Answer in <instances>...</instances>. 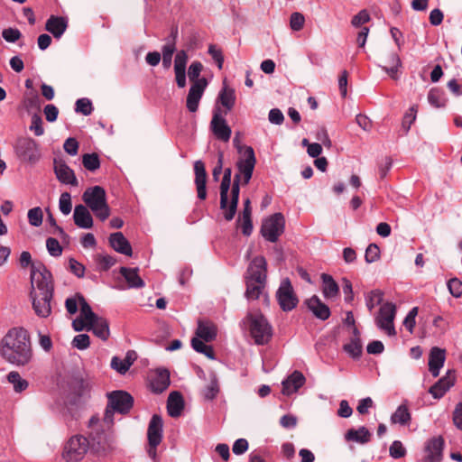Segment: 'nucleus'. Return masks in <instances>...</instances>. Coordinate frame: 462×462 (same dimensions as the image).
<instances>
[{
	"instance_id": "nucleus-23",
	"label": "nucleus",
	"mask_w": 462,
	"mask_h": 462,
	"mask_svg": "<svg viewBox=\"0 0 462 462\" xmlns=\"http://www.w3.org/2000/svg\"><path fill=\"white\" fill-rule=\"evenodd\" d=\"M109 245L115 251L122 254L132 255V246L121 232H116L110 235Z\"/></svg>"
},
{
	"instance_id": "nucleus-36",
	"label": "nucleus",
	"mask_w": 462,
	"mask_h": 462,
	"mask_svg": "<svg viewBox=\"0 0 462 462\" xmlns=\"http://www.w3.org/2000/svg\"><path fill=\"white\" fill-rule=\"evenodd\" d=\"M219 393V384L217 375L210 374L209 383L204 387L201 393L206 400H213Z\"/></svg>"
},
{
	"instance_id": "nucleus-21",
	"label": "nucleus",
	"mask_w": 462,
	"mask_h": 462,
	"mask_svg": "<svg viewBox=\"0 0 462 462\" xmlns=\"http://www.w3.org/2000/svg\"><path fill=\"white\" fill-rule=\"evenodd\" d=\"M305 383V377L300 371H294L282 382V393L290 395L297 392Z\"/></svg>"
},
{
	"instance_id": "nucleus-20",
	"label": "nucleus",
	"mask_w": 462,
	"mask_h": 462,
	"mask_svg": "<svg viewBox=\"0 0 462 462\" xmlns=\"http://www.w3.org/2000/svg\"><path fill=\"white\" fill-rule=\"evenodd\" d=\"M240 181V174H236L231 189L230 205H227V208L225 209L226 212L224 214V217L227 221L232 220L236 213L237 205L239 201Z\"/></svg>"
},
{
	"instance_id": "nucleus-48",
	"label": "nucleus",
	"mask_w": 462,
	"mask_h": 462,
	"mask_svg": "<svg viewBox=\"0 0 462 462\" xmlns=\"http://www.w3.org/2000/svg\"><path fill=\"white\" fill-rule=\"evenodd\" d=\"M29 223L33 226H40L42 223L43 214L40 207L29 209L28 211Z\"/></svg>"
},
{
	"instance_id": "nucleus-33",
	"label": "nucleus",
	"mask_w": 462,
	"mask_h": 462,
	"mask_svg": "<svg viewBox=\"0 0 462 462\" xmlns=\"http://www.w3.org/2000/svg\"><path fill=\"white\" fill-rule=\"evenodd\" d=\"M232 169L226 168L220 184V208L226 209L228 203V191L231 185Z\"/></svg>"
},
{
	"instance_id": "nucleus-22",
	"label": "nucleus",
	"mask_w": 462,
	"mask_h": 462,
	"mask_svg": "<svg viewBox=\"0 0 462 462\" xmlns=\"http://www.w3.org/2000/svg\"><path fill=\"white\" fill-rule=\"evenodd\" d=\"M170 383V372L167 369L159 368L151 381L152 391L155 393H162L169 387Z\"/></svg>"
},
{
	"instance_id": "nucleus-2",
	"label": "nucleus",
	"mask_w": 462,
	"mask_h": 462,
	"mask_svg": "<svg viewBox=\"0 0 462 462\" xmlns=\"http://www.w3.org/2000/svg\"><path fill=\"white\" fill-rule=\"evenodd\" d=\"M0 356L8 363L23 366L32 358L30 335L23 328H13L0 340Z\"/></svg>"
},
{
	"instance_id": "nucleus-44",
	"label": "nucleus",
	"mask_w": 462,
	"mask_h": 462,
	"mask_svg": "<svg viewBox=\"0 0 462 462\" xmlns=\"http://www.w3.org/2000/svg\"><path fill=\"white\" fill-rule=\"evenodd\" d=\"M429 103L437 107H443L446 105V99L443 97V92L439 88H432L428 94Z\"/></svg>"
},
{
	"instance_id": "nucleus-37",
	"label": "nucleus",
	"mask_w": 462,
	"mask_h": 462,
	"mask_svg": "<svg viewBox=\"0 0 462 462\" xmlns=\"http://www.w3.org/2000/svg\"><path fill=\"white\" fill-rule=\"evenodd\" d=\"M343 349L352 358L357 359L361 356L363 352V346L361 338L351 337L350 342L343 346Z\"/></svg>"
},
{
	"instance_id": "nucleus-17",
	"label": "nucleus",
	"mask_w": 462,
	"mask_h": 462,
	"mask_svg": "<svg viewBox=\"0 0 462 462\" xmlns=\"http://www.w3.org/2000/svg\"><path fill=\"white\" fill-rule=\"evenodd\" d=\"M455 371L448 370L446 375L435 383L430 389L429 393L435 399H440L454 385Z\"/></svg>"
},
{
	"instance_id": "nucleus-58",
	"label": "nucleus",
	"mask_w": 462,
	"mask_h": 462,
	"mask_svg": "<svg viewBox=\"0 0 462 462\" xmlns=\"http://www.w3.org/2000/svg\"><path fill=\"white\" fill-rule=\"evenodd\" d=\"M208 54L216 61L218 69H221L223 68L224 63V56L222 51L220 49H217L216 45L210 44L208 46Z\"/></svg>"
},
{
	"instance_id": "nucleus-40",
	"label": "nucleus",
	"mask_w": 462,
	"mask_h": 462,
	"mask_svg": "<svg viewBox=\"0 0 462 462\" xmlns=\"http://www.w3.org/2000/svg\"><path fill=\"white\" fill-rule=\"evenodd\" d=\"M191 346L196 352L205 355L209 359H215V353L212 346L206 345L199 338L193 337L191 339Z\"/></svg>"
},
{
	"instance_id": "nucleus-19",
	"label": "nucleus",
	"mask_w": 462,
	"mask_h": 462,
	"mask_svg": "<svg viewBox=\"0 0 462 462\" xmlns=\"http://www.w3.org/2000/svg\"><path fill=\"white\" fill-rule=\"evenodd\" d=\"M446 360L445 349L434 346L430 351L429 356V370L433 377H438L441 367Z\"/></svg>"
},
{
	"instance_id": "nucleus-16",
	"label": "nucleus",
	"mask_w": 462,
	"mask_h": 462,
	"mask_svg": "<svg viewBox=\"0 0 462 462\" xmlns=\"http://www.w3.org/2000/svg\"><path fill=\"white\" fill-rule=\"evenodd\" d=\"M444 443V439L441 436L429 439L425 447L427 455L423 462H440L442 459Z\"/></svg>"
},
{
	"instance_id": "nucleus-39",
	"label": "nucleus",
	"mask_w": 462,
	"mask_h": 462,
	"mask_svg": "<svg viewBox=\"0 0 462 462\" xmlns=\"http://www.w3.org/2000/svg\"><path fill=\"white\" fill-rule=\"evenodd\" d=\"M265 283L246 281L245 297L248 300H257L262 294Z\"/></svg>"
},
{
	"instance_id": "nucleus-13",
	"label": "nucleus",
	"mask_w": 462,
	"mask_h": 462,
	"mask_svg": "<svg viewBox=\"0 0 462 462\" xmlns=\"http://www.w3.org/2000/svg\"><path fill=\"white\" fill-rule=\"evenodd\" d=\"M206 87L207 80L204 78L195 81L191 85L189 90L186 102L187 108L189 109V112L194 113L198 110L199 101L202 97Z\"/></svg>"
},
{
	"instance_id": "nucleus-38",
	"label": "nucleus",
	"mask_w": 462,
	"mask_h": 462,
	"mask_svg": "<svg viewBox=\"0 0 462 462\" xmlns=\"http://www.w3.org/2000/svg\"><path fill=\"white\" fill-rule=\"evenodd\" d=\"M7 380L13 384L14 390L16 393H22L26 390L29 386L28 382L23 379L18 372L12 371L7 375Z\"/></svg>"
},
{
	"instance_id": "nucleus-14",
	"label": "nucleus",
	"mask_w": 462,
	"mask_h": 462,
	"mask_svg": "<svg viewBox=\"0 0 462 462\" xmlns=\"http://www.w3.org/2000/svg\"><path fill=\"white\" fill-rule=\"evenodd\" d=\"M53 164L55 175L61 183L74 187L79 185L74 171L64 161L54 159Z\"/></svg>"
},
{
	"instance_id": "nucleus-59",
	"label": "nucleus",
	"mask_w": 462,
	"mask_h": 462,
	"mask_svg": "<svg viewBox=\"0 0 462 462\" xmlns=\"http://www.w3.org/2000/svg\"><path fill=\"white\" fill-rule=\"evenodd\" d=\"M90 338L87 334L77 335L72 341L73 346L79 350L87 349L89 346Z\"/></svg>"
},
{
	"instance_id": "nucleus-15",
	"label": "nucleus",
	"mask_w": 462,
	"mask_h": 462,
	"mask_svg": "<svg viewBox=\"0 0 462 462\" xmlns=\"http://www.w3.org/2000/svg\"><path fill=\"white\" fill-rule=\"evenodd\" d=\"M195 173V185L197 189V196L200 200H205L207 198V180L208 174L206 171L205 163L199 160L194 162Z\"/></svg>"
},
{
	"instance_id": "nucleus-57",
	"label": "nucleus",
	"mask_w": 462,
	"mask_h": 462,
	"mask_svg": "<svg viewBox=\"0 0 462 462\" xmlns=\"http://www.w3.org/2000/svg\"><path fill=\"white\" fill-rule=\"evenodd\" d=\"M305 18L302 14L295 12L292 13L290 19V26L293 31H300L303 28Z\"/></svg>"
},
{
	"instance_id": "nucleus-4",
	"label": "nucleus",
	"mask_w": 462,
	"mask_h": 462,
	"mask_svg": "<svg viewBox=\"0 0 462 462\" xmlns=\"http://www.w3.org/2000/svg\"><path fill=\"white\" fill-rule=\"evenodd\" d=\"M82 199L86 206L88 207L101 221H105L110 216V208L106 203V191L101 186H94L87 189L82 195Z\"/></svg>"
},
{
	"instance_id": "nucleus-25",
	"label": "nucleus",
	"mask_w": 462,
	"mask_h": 462,
	"mask_svg": "<svg viewBox=\"0 0 462 462\" xmlns=\"http://www.w3.org/2000/svg\"><path fill=\"white\" fill-rule=\"evenodd\" d=\"M74 223L80 228H91L93 226V218L88 208L84 205H77L73 213Z\"/></svg>"
},
{
	"instance_id": "nucleus-18",
	"label": "nucleus",
	"mask_w": 462,
	"mask_h": 462,
	"mask_svg": "<svg viewBox=\"0 0 462 462\" xmlns=\"http://www.w3.org/2000/svg\"><path fill=\"white\" fill-rule=\"evenodd\" d=\"M210 127L216 137L223 142H227L231 136V128L227 125L224 117L218 112H215L210 123Z\"/></svg>"
},
{
	"instance_id": "nucleus-35",
	"label": "nucleus",
	"mask_w": 462,
	"mask_h": 462,
	"mask_svg": "<svg viewBox=\"0 0 462 462\" xmlns=\"http://www.w3.org/2000/svg\"><path fill=\"white\" fill-rule=\"evenodd\" d=\"M411 420V416L406 404L400 405L391 416L393 424L408 425Z\"/></svg>"
},
{
	"instance_id": "nucleus-61",
	"label": "nucleus",
	"mask_w": 462,
	"mask_h": 462,
	"mask_svg": "<svg viewBox=\"0 0 462 462\" xmlns=\"http://www.w3.org/2000/svg\"><path fill=\"white\" fill-rule=\"evenodd\" d=\"M202 69H203V65L201 62L193 61L190 64V66L189 68V71H188L189 80L192 81L193 83L195 81L199 80L198 78L199 77Z\"/></svg>"
},
{
	"instance_id": "nucleus-8",
	"label": "nucleus",
	"mask_w": 462,
	"mask_h": 462,
	"mask_svg": "<svg viewBox=\"0 0 462 462\" xmlns=\"http://www.w3.org/2000/svg\"><path fill=\"white\" fill-rule=\"evenodd\" d=\"M240 156L236 162V168L240 174V180L243 179V184L247 185L253 176L254 169L256 163L254 151L251 146H245L244 152L239 149Z\"/></svg>"
},
{
	"instance_id": "nucleus-11",
	"label": "nucleus",
	"mask_w": 462,
	"mask_h": 462,
	"mask_svg": "<svg viewBox=\"0 0 462 462\" xmlns=\"http://www.w3.org/2000/svg\"><path fill=\"white\" fill-rule=\"evenodd\" d=\"M396 314V307L393 303L386 302L381 306L379 313L375 318L376 325L384 330L389 336L396 334L393 320Z\"/></svg>"
},
{
	"instance_id": "nucleus-47",
	"label": "nucleus",
	"mask_w": 462,
	"mask_h": 462,
	"mask_svg": "<svg viewBox=\"0 0 462 462\" xmlns=\"http://www.w3.org/2000/svg\"><path fill=\"white\" fill-rule=\"evenodd\" d=\"M175 43L169 42L162 48V65L164 68L168 69L171 64V58L175 51Z\"/></svg>"
},
{
	"instance_id": "nucleus-6",
	"label": "nucleus",
	"mask_w": 462,
	"mask_h": 462,
	"mask_svg": "<svg viewBox=\"0 0 462 462\" xmlns=\"http://www.w3.org/2000/svg\"><path fill=\"white\" fill-rule=\"evenodd\" d=\"M14 151L16 156L24 162L35 164L41 159L40 146L35 140L30 137L17 139Z\"/></svg>"
},
{
	"instance_id": "nucleus-32",
	"label": "nucleus",
	"mask_w": 462,
	"mask_h": 462,
	"mask_svg": "<svg viewBox=\"0 0 462 462\" xmlns=\"http://www.w3.org/2000/svg\"><path fill=\"white\" fill-rule=\"evenodd\" d=\"M138 268L121 267L120 273L125 279L127 284L131 288L144 287L143 280L138 274Z\"/></svg>"
},
{
	"instance_id": "nucleus-9",
	"label": "nucleus",
	"mask_w": 462,
	"mask_h": 462,
	"mask_svg": "<svg viewBox=\"0 0 462 462\" xmlns=\"http://www.w3.org/2000/svg\"><path fill=\"white\" fill-rule=\"evenodd\" d=\"M88 446V438L81 435L74 436L68 441L63 457L68 462H77L87 453Z\"/></svg>"
},
{
	"instance_id": "nucleus-56",
	"label": "nucleus",
	"mask_w": 462,
	"mask_h": 462,
	"mask_svg": "<svg viewBox=\"0 0 462 462\" xmlns=\"http://www.w3.org/2000/svg\"><path fill=\"white\" fill-rule=\"evenodd\" d=\"M96 261L103 271H107L116 263V259L108 254H97L96 255Z\"/></svg>"
},
{
	"instance_id": "nucleus-60",
	"label": "nucleus",
	"mask_w": 462,
	"mask_h": 462,
	"mask_svg": "<svg viewBox=\"0 0 462 462\" xmlns=\"http://www.w3.org/2000/svg\"><path fill=\"white\" fill-rule=\"evenodd\" d=\"M449 292L456 298L462 295V282L457 278H452L448 282Z\"/></svg>"
},
{
	"instance_id": "nucleus-7",
	"label": "nucleus",
	"mask_w": 462,
	"mask_h": 462,
	"mask_svg": "<svg viewBox=\"0 0 462 462\" xmlns=\"http://www.w3.org/2000/svg\"><path fill=\"white\" fill-rule=\"evenodd\" d=\"M285 219L282 213H275L266 218L261 226L262 236L269 242L274 243L284 232Z\"/></svg>"
},
{
	"instance_id": "nucleus-64",
	"label": "nucleus",
	"mask_w": 462,
	"mask_h": 462,
	"mask_svg": "<svg viewBox=\"0 0 462 462\" xmlns=\"http://www.w3.org/2000/svg\"><path fill=\"white\" fill-rule=\"evenodd\" d=\"M3 38L8 42H15L22 37L21 32L16 28H7L2 32Z\"/></svg>"
},
{
	"instance_id": "nucleus-31",
	"label": "nucleus",
	"mask_w": 462,
	"mask_h": 462,
	"mask_svg": "<svg viewBox=\"0 0 462 462\" xmlns=\"http://www.w3.org/2000/svg\"><path fill=\"white\" fill-rule=\"evenodd\" d=\"M371 438L372 433L365 426H361L358 429H349L345 434L346 441H353L362 445L370 442Z\"/></svg>"
},
{
	"instance_id": "nucleus-30",
	"label": "nucleus",
	"mask_w": 462,
	"mask_h": 462,
	"mask_svg": "<svg viewBox=\"0 0 462 462\" xmlns=\"http://www.w3.org/2000/svg\"><path fill=\"white\" fill-rule=\"evenodd\" d=\"M148 441L162 442V419L160 415H152L147 430Z\"/></svg>"
},
{
	"instance_id": "nucleus-26",
	"label": "nucleus",
	"mask_w": 462,
	"mask_h": 462,
	"mask_svg": "<svg viewBox=\"0 0 462 462\" xmlns=\"http://www.w3.org/2000/svg\"><path fill=\"white\" fill-rule=\"evenodd\" d=\"M217 328L216 325L208 320H199L196 336L200 340L211 342L217 337Z\"/></svg>"
},
{
	"instance_id": "nucleus-52",
	"label": "nucleus",
	"mask_w": 462,
	"mask_h": 462,
	"mask_svg": "<svg viewBox=\"0 0 462 462\" xmlns=\"http://www.w3.org/2000/svg\"><path fill=\"white\" fill-rule=\"evenodd\" d=\"M59 208L62 214L69 215L71 211V197L68 192H64L60 197Z\"/></svg>"
},
{
	"instance_id": "nucleus-24",
	"label": "nucleus",
	"mask_w": 462,
	"mask_h": 462,
	"mask_svg": "<svg viewBox=\"0 0 462 462\" xmlns=\"http://www.w3.org/2000/svg\"><path fill=\"white\" fill-rule=\"evenodd\" d=\"M67 27L68 21L61 16L51 15L45 23V30L51 32L56 39L61 37Z\"/></svg>"
},
{
	"instance_id": "nucleus-34",
	"label": "nucleus",
	"mask_w": 462,
	"mask_h": 462,
	"mask_svg": "<svg viewBox=\"0 0 462 462\" xmlns=\"http://www.w3.org/2000/svg\"><path fill=\"white\" fill-rule=\"evenodd\" d=\"M323 282V294L326 298H333L338 294L339 287L331 275L323 273L321 275Z\"/></svg>"
},
{
	"instance_id": "nucleus-63",
	"label": "nucleus",
	"mask_w": 462,
	"mask_h": 462,
	"mask_svg": "<svg viewBox=\"0 0 462 462\" xmlns=\"http://www.w3.org/2000/svg\"><path fill=\"white\" fill-rule=\"evenodd\" d=\"M30 130L33 131L36 136H41L44 134L42 119L40 116L36 114L32 116Z\"/></svg>"
},
{
	"instance_id": "nucleus-49",
	"label": "nucleus",
	"mask_w": 462,
	"mask_h": 462,
	"mask_svg": "<svg viewBox=\"0 0 462 462\" xmlns=\"http://www.w3.org/2000/svg\"><path fill=\"white\" fill-rule=\"evenodd\" d=\"M391 59L393 60V66H391V67L384 66L383 69L389 74V76L392 79H398V76H397L398 68L401 66L402 62H401L400 57L394 52L391 53Z\"/></svg>"
},
{
	"instance_id": "nucleus-27",
	"label": "nucleus",
	"mask_w": 462,
	"mask_h": 462,
	"mask_svg": "<svg viewBox=\"0 0 462 462\" xmlns=\"http://www.w3.org/2000/svg\"><path fill=\"white\" fill-rule=\"evenodd\" d=\"M306 304L314 316L321 320H326L330 316L329 308L320 299L314 295L306 300Z\"/></svg>"
},
{
	"instance_id": "nucleus-28",
	"label": "nucleus",
	"mask_w": 462,
	"mask_h": 462,
	"mask_svg": "<svg viewBox=\"0 0 462 462\" xmlns=\"http://www.w3.org/2000/svg\"><path fill=\"white\" fill-rule=\"evenodd\" d=\"M89 330L104 341H106L110 335L108 321L99 316L88 322V331Z\"/></svg>"
},
{
	"instance_id": "nucleus-62",
	"label": "nucleus",
	"mask_w": 462,
	"mask_h": 462,
	"mask_svg": "<svg viewBox=\"0 0 462 462\" xmlns=\"http://www.w3.org/2000/svg\"><path fill=\"white\" fill-rule=\"evenodd\" d=\"M370 21V15L365 9L361 10L357 14L354 15L351 24L355 27H360L362 24Z\"/></svg>"
},
{
	"instance_id": "nucleus-46",
	"label": "nucleus",
	"mask_w": 462,
	"mask_h": 462,
	"mask_svg": "<svg viewBox=\"0 0 462 462\" xmlns=\"http://www.w3.org/2000/svg\"><path fill=\"white\" fill-rule=\"evenodd\" d=\"M417 112H418V106H412L409 109V111L405 113L403 119H402V127L405 133L409 132L411 125L415 121Z\"/></svg>"
},
{
	"instance_id": "nucleus-50",
	"label": "nucleus",
	"mask_w": 462,
	"mask_h": 462,
	"mask_svg": "<svg viewBox=\"0 0 462 462\" xmlns=\"http://www.w3.org/2000/svg\"><path fill=\"white\" fill-rule=\"evenodd\" d=\"M77 113H81L84 116H88L92 113L93 106L92 103L88 98H79L76 102V108Z\"/></svg>"
},
{
	"instance_id": "nucleus-12",
	"label": "nucleus",
	"mask_w": 462,
	"mask_h": 462,
	"mask_svg": "<svg viewBox=\"0 0 462 462\" xmlns=\"http://www.w3.org/2000/svg\"><path fill=\"white\" fill-rule=\"evenodd\" d=\"M246 281L254 282H266V261L263 256L253 259L247 269Z\"/></svg>"
},
{
	"instance_id": "nucleus-3",
	"label": "nucleus",
	"mask_w": 462,
	"mask_h": 462,
	"mask_svg": "<svg viewBox=\"0 0 462 462\" xmlns=\"http://www.w3.org/2000/svg\"><path fill=\"white\" fill-rule=\"evenodd\" d=\"M256 345H266L273 337V328L261 313H248L243 320Z\"/></svg>"
},
{
	"instance_id": "nucleus-29",
	"label": "nucleus",
	"mask_w": 462,
	"mask_h": 462,
	"mask_svg": "<svg viewBox=\"0 0 462 462\" xmlns=\"http://www.w3.org/2000/svg\"><path fill=\"white\" fill-rule=\"evenodd\" d=\"M184 409V401L180 393L171 392L167 401V411L171 417H179Z\"/></svg>"
},
{
	"instance_id": "nucleus-51",
	"label": "nucleus",
	"mask_w": 462,
	"mask_h": 462,
	"mask_svg": "<svg viewBox=\"0 0 462 462\" xmlns=\"http://www.w3.org/2000/svg\"><path fill=\"white\" fill-rule=\"evenodd\" d=\"M390 456L393 458H401L406 455V449L400 440H394L389 448Z\"/></svg>"
},
{
	"instance_id": "nucleus-53",
	"label": "nucleus",
	"mask_w": 462,
	"mask_h": 462,
	"mask_svg": "<svg viewBox=\"0 0 462 462\" xmlns=\"http://www.w3.org/2000/svg\"><path fill=\"white\" fill-rule=\"evenodd\" d=\"M380 258V249L375 244H370L365 254L366 263H371L377 261Z\"/></svg>"
},
{
	"instance_id": "nucleus-42",
	"label": "nucleus",
	"mask_w": 462,
	"mask_h": 462,
	"mask_svg": "<svg viewBox=\"0 0 462 462\" xmlns=\"http://www.w3.org/2000/svg\"><path fill=\"white\" fill-rule=\"evenodd\" d=\"M82 164L89 171H95L100 167L99 156L96 152L82 155Z\"/></svg>"
},
{
	"instance_id": "nucleus-5",
	"label": "nucleus",
	"mask_w": 462,
	"mask_h": 462,
	"mask_svg": "<svg viewBox=\"0 0 462 462\" xmlns=\"http://www.w3.org/2000/svg\"><path fill=\"white\" fill-rule=\"evenodd\" d=\"M108 403L104 414V422H113L114 412L126 414L132 409L134 398L127 392L113 391L107 393Z\"/></svg>"
},
{
	"instance_id": "nucleus-55",
	"label": "nucleus",
	"mask_w": 462,
	"mask_h": 462,
	"mask_svg": "<svg viewBox=\"0 0 462 462\" xmlns=\"http://www.w3.org/2000/svg\"><path fill=\"white\" fill-rule=\"evenodd\" d=\"M46 247L52 256H60L62 254V247L56 238L49 237L46 240Z\"/></svg>"
},
{
	"instance_id": "nucleus-41",
	"label": "nucleus",
	"mask_w": 462,
	"mask_h": 462,
	"mask_svg": "<svg viewBox=\"0 0 462 462\" xmlns=\"http://www.w3.org/2000/svg\"><path fill=\"white\" fill-rule=\"evenodd\" d=\"M218 98L222 106H224L227 110H231L235 106L236 96L235 91L232 88L225 87L219 93Z\"/></svg>"
},
{
	"instance_id": "nucleus-43",
	"label": "nucleus",
	"mask_w": 462,
	"mask_h": 462,
	"mask_svg": "<svg viewBox=\"0 0 462 462\" xmlns=\"http://www.w3.org/2000/svg\"><path fill=\"white\" fill-rule=\"evenodd\" d=\"M77 297L79 300V304L80 306V316L79 317L84 318L88 322L93 320L94 319H97V315L92 311L91 307L87 302L85 298L79 293L77 294Z\"/></svg>"
},
{
	"instance_id": "nucleus-10",
	"label": "nucleus",
	"mask_w": 462,
	"mask_h": 462,
	"mask_svg": "<svg viewBox=\"0 0 462 462\" xmlns=\"http://www.w3.org/2000/svg\"><path fill=\"white\" fill-rule=\"evenodd\" d=\"M276 298L283 311L292 310L299 303L298 297L295 294L291 282L288 278L282 281L281 285L276 291Z\"/></svg>"
},
{
	"instance_id": "nucleus-54",
	"label": "nucleus",
	"mask_w": 462,
	"mask_h": 462,
	"mask_svg": "<svg viewBox=\"0 0 462 462\" xmlns=\"http://www.w3.org/2000/svg\"><path fill=\"white\" fill-rule=\"evenodd\" d=\"M383 292L379 290L372 291L366 300V306L371 311L376 305L380 304L383 300Z\"/></svg>"
},
{
	"instance_id": "nucleus-45",
	"label": "nucleus",
	"mask_w": 462,
	"mask_h": 462,
	"mask_svg": "<svg viewBox=\"0 0 462 462\" xmlns=\"http://www.w3.org/2000/svg\"><path fill=\"white\" fill-rule=\"evenodd\" d=\"M88 440L92 441L93 444L96 443L99 446H102L107 441L106 434L104 430L101 429V425L90 431L88 434Z\"/></svg>"
},
{
	"instance_id": "nucleus-1",
	"label": "nucleus",
	"mask_w": 462,
	"mask_h": 462,
	"mask_svg": "<svg viewBox=\"0 0 462 462\" xmlns=\"http://www.w3.org/2000/svg\"><path fill=\"white\" fill-rule=\"evenodd\" d=\"M31 282L32 308L39 317L47 318L51 312L54 291L52 275L42 263H32Z\"/></svg>"
}]
</instances>
